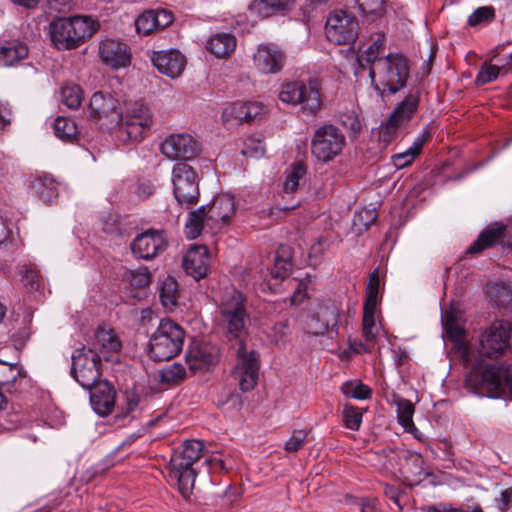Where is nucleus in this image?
I'll list each match as a JSON object with an SVG mask.
<instances>
[{
    "label": "nucleus",
    "mask_w": 512,
    "mask_h": 512,
    "mask_svg": "<svg viewBox=\"0 0 512 512\" xmlns=\"http://www.w3.org/2000/svg\"><path fill=\"white\" fill-rule=\"evenodd\" d=\"M291 266L290 261L277 256L275 258V265L271 270V275L274 278L284 279L289 274Z\"/></svg>",
    "instance_id": "nucleus-57"
},
{
    "label": "nucleus",
    "mask_w": 512,
    "mask_h": 512,
    "mask_svg": "<svg viewBox=\"0 0 512 512\" xmlns=\"http://www.w3.org/2000/svg\"><path fill=\"white\" fill-rule=\"evenodd\" d=\"M510 326L506 322H496L481 335L479 353L487 358H497L509 344Z\"/></svg>",
    "instance_id": "nucleus-19"
},
{
    "label": "nucleus",
    "mask_w": 512,
    "mask_h": 512,
    "mask_svg": "<svg viewBox=\"0 0 512 512\" xmlns=\"http://www.w3.org/2000/svg\"><path fill=\"white\" fill-rule=\"evenodd\" d=\"M236 47V38L229 33H218L210 37L207 49L218 58L229 56Z\"/></svg>",
    "instance_id": "nucleus-29"
},
{
    "label": "nucleus",
    "mask_w": 512,
    "mask_h": 512,
    "mask_svg": "<svg viewBox=\"0 0 512 512\" xmlns=\"http://www.w3.org/2000/svg\"><path fill=\"white\" fill-rule=\"evenodd\" d=\"M160 150L170 160H190L200 153L201 145L192 135L180 133L168 136Z\"/></svg>",
    "instance_id": "nucleus-18"
},
{
    "label": "nucleus",
    "mask_w": 512,
    "mask_h": 512,
    "mask_svg": "<svg viewBox=\"0 0 512 512\" xmlns=\"http://www.w3.org/2000/svg\"><path fill=\"white\" fill-rule=\"evenodd\" d=\"M23 285L30 290H35L40 287L41 276L39 272L33 268H27L22 276Z\"/></svg>",
    "instance_id": "nucleus-60"
},
{
    "label": "nucleus",
    "mask_w": 512,
    "mask_h": 512,
    "mask_svg": "<svg viewBox=\"0 0 512 512\" xmlns=\"http://www.w3.org/2000/svg\"><path fill=\"white\" fill-rule=\"evenodd\" d=\"M186 377V370L182 364L173 363L160 371V381L163 384L175 385Z\"/></svg>",
    "instance_id": "nucleus-43"
},
{
    "label": "nucleus",
    "mask_w": 512,
    "mask_h": 512,
    "mask_svg": "<svg viewBox=\"0 0 512 512\" xmlns=\"http://www.w3.org/2000/svg\"><path fill=\"white\" fill-rule=\"evenodd\" d=\"M135 27L138 34L148 35L157 29V17L154 10L142 13L135 20Z\"/></svg>",
    "instance_id": "nucleus-48"
},
{
    "label": "nucleus",
    "mask_w": 512,
    "mask_h": 512,
    "mask_svg": "<svg viewBox=\"0 0 512 512\" xmlns=\"http://www.w3.org/2000/svg\"><path fill=\"white\" fill-rule=\"evenodd\" d=\"M345 145L344 133L332 124H324L313 134L311 152L318 161L328 163L342 153Z\"/></svg>",
    "instance_id": "nucleus-10"
},
{
    "label": "nucleus",
    "mask_w": 512,
    "mask_h": 512,
    "mask_svg": "<svg viewBox=\"0 0 512 512\" xmlns=\"http://www.w3.org/2000/svg\"><path fill=\"white\" fill-rule=\"evenodd\" d=\"M421 89L415 88L400 101L386 121L379 128V139L385 144L392 142L400 128L408 125L417 115L420 107Z\"/></svg>",
    "instance_id": "nucleus-8"
},
{
    "label": "nucleus",
    "mask_w": 512,
    "mask_h": 512,
    "mask_svg": "<svg viewBox=\"0 0 512 512\" xmlns=\"http://www.w3.org/2000/svg\"><path fill=\"white\" fill-rule=\"evenodd\" d=\"M393 404L396 406L398 423L405 431L411 432L413 429H416L413 422L414 404L410 400L396 394L393 395Z\"/></svg>",
    "instance_id": "nucleus-30"
},
{
    "label": "nucleus",
    "mask_w": 512,
    "mask_h": 512,
    "mask_svg": "<svg viewBox=\"0 0 512 512\" xmlns=\"http://www.w3.org/2000/svg\"><path fill=\"white\" fill-rule=\"evenodd\" d=\"M89 117L101 127L116 125L120 120V104L110 93L95 92L89 102Z\"/></svg>",
    "instance_id": "nucleus-16"
},
{
    "label": "nucleus",
    "mask_w": 512,
    "mask_h": 512,
    "mask_svg": "<svg viewBox=\"0 0 512 512\" xmlns=\"http://www.w3.org/2000/svg\"><path fill=\"white\" fill-rule=\"evenodd\" d=\"M342 393L350 398L366 400L372 397V389L360 381H347L341 386Z\"/></svg>",
    "instance_id": "nucleus-40"
},
{
    "label": "nucleus",
    "mask_w": 512,
    "mask_h": 512,
    "mask_svg": "<svg viewBox=\"0 0 512 512\" xmlns=\"http://www.w3.org/2000/svg\"><path fill=\"white\" fill-rule=\"evenodd\" d=\"M129 283L135 287H145L149 285L151 276L147 268L129 271L127 274Z\"/></svg>",
    "instance_id": "nucleus-53"
},
{
    "label": "nucleus",
    "mask_w": 512,
    "mask_h": 512,
    "mask_svg": "<svg viewBox=\"0 0 512 512\" xmlns=\"http://www.w3.org/2000/svg\"><path fill=\"white\" fill-rule=\"evenodd\" d=\"M152 122L151 111L145 104L131 103L126 107L124 113L120 112V120L116 123L118 125L117 139L124 144L139 142L147 135Z\"/></svg>",
    "instance_id": "nucleus-7"
},
{
    "label": "nucleus",
    "mask_w": 512,
    "mask_h": 512,
    "mask_svg": "<svg viewBox=\"0 0 512 512\" xmlns=\"http://www.w3.org/2000/svg\"><path fill=\"white\" fill-rule=\"evenodd\" d=\"M61 101L70 109H77L82 102V89L76 84L66 85L61 89Z\"/></svg>",
    "instance_id": "nucleus-45"
},
{
    "label": "nucleus",
    "mask_w": 512,
    "mask_h": 512,
    "mask_svg": "<svg viewBox=\"0 0 512 512\" xmlns=\"http://www.w3.org/2000/svg\"><path fill=\"white\" fill-rule=\"evenodd\" d=\"M291 266L290 261L277 256L275 258V265L271 270V275L274 278L284 279L289 274Z\"/></svg>",
    "instance_id": "nucleus-58"
},
{
    "label": "nucleus",
    "mask_w": 512,
    "mask_h": 512,
    "mask_svg": "<svg viewBox=\"0 0 512 512\" xmlns=\"http://www.w3.org/2000/svg\"><path fill=\"white\" fill-rule=\"evenodd\" d=\"M377 306L363 307L362 332L366 342L374 343L378 328L375 322V312Z\"/></svg>",
    "instance_id": "nucleus-39"
},
{
    "label": "nucleus",
    "mask_w": 512,
    "mask_h": 512,
    "mask_svg": "<svg viewBox=\"0 0 512 512\" xmlns=\"http://www.w3.org/2000/svg\"><path fill=\"white\" fill-rule=\"evenodd\" d=\"M284 52L275 44H260L253 56L255 68L263 74H276L285 64Z\"/></svg>",
    "instance_id": "nucleus-21"
},
{
    "label": "nucleus",
    "mask_w": 512,
    "mask_h": 512,
    "mask_svg": "<svg viewBox=\"0 0 512 512\" xmlns=\"http://www.w3.org/2000/svg\"><path fill=\"white\" fill-rule=\"evenodd\" d=\"M20 376V369L17 365L8 364L0 361V388H7L13 386L17 378ZM6 399L2 392H0V411L6 405Z\"/></svg>",
    "instance_id": "nucleus-35"
},
{
    "label": "nucleus",
    "mask_w": 512,
    "mask_h": 512,
    "mask_svg": "<svg viewBox=\"0 0 512 512\" xmlns=\"http://www.w3.org/2000/svg\"><path fill=\"white\" fill-rule=\"evenodd\" d=\"M31 187L44 203L50 204L58 197V185L50 176L36 178Z\"/></svg>",
    "instance_id": "nucleus-32"
},
{
    "label": "nucleus",
    "mask_w": 512,
    "mask_h": 512,
    "mask_svg": "<svg viewBox=\"0 0 512 512\" xmlns=\"http://www.w3.org/2000/svg\"><path fill=\"white\" fill-rule=\"evenodd\" d=\"M363 413L351 404H345L342 411L344 426L352 431H358L362 424Z\"/></svg>",
    "instance_id": "nucleus-44"
},
{
    "label": "nucleus",
    "mask_w": 512,
    "mask_h": 512,
    "mask_svg": "<svg viewBox=\"0 0 512 512\" xmlns=\"http://www.w3.org/2000/svg\"><path fill=\"white\" fill-rule=\"evenodd\" d=\"M500 243L503 247L512 249V228L495 222L488 225L469 246L467 253L477 254Z\"/></svg>",
    "instance_id": "nucleus-20"
},
{
    "label": "nucleus",
    "mask_w": 512,
    "mask_h": 512,
    "mask_svg": "<svg viewBox=\"0 0 512 512\" xmlns=\"http://www.w3.org/2000/svg\"><path fill=\"white\" fill-rule=\"evenodd\" d=\"M359 512H381L378 501L372 498H361L356 503Z\"/></svg>",
    "instance_id": "nucleus-63"
},
{
    "label": "nucleus",
    "mask_w": 512,
    "mask_h": 512,
    "mask_svg": "<svg viewBox=\"0 0 512 512\" xmlns=\"http://www.w3.org/2000/svg\"><path fill=\"white\" fill-rule=\"evenodd\" d=\"M245 107L247 113V123L252 122L264 112V106L260 102L248 101L245 102Z\"/></svg>",
    "instance_id": "nucleus-62"
},
{
    "label": "nucleus",
    "mask_w": 512,
    "mask_h": 512,
    "mask_svg": "<svg viewBox=\"0 0 512 512\" xmlns=\"http://www.w3.org/2000/svg\"><path fill=\"white\" fill-rule=\"evenodd\" d=\"M207 220L218 225L229 223L230 218L235 213V201L229 194H221L216 196L206 209Z\"/></svg>",
    "instance_id": "nucleus-25"
},
{
    "label": "nucleus",
    "mask_w": 512,
    "mask_h": 512,
    "mask_svg": "<svg viewBox=\"0 0 512 512\" xmlns=\"http://www.w3.org/2000/svg\"><path fill=\"white\" fill-rule=\"evenodd\" d=\"M236 356L237 362L233 369L234 378L243 392L251 391L256 386L259 377V354L255 350H248L245 343H240Z\"/></svg>",
    "instance_id": "nucleus-15"
},
{
    "label": "nucleus",
    "mask_w": 512,
    "mask_h": 512,
    "mask_svg": "<svg viewBox=\"0 0 512 512\" xmlns=\"http://www.w3.org/2000/svg\"><path fill=\"white\" fill-rule=\"evenodd\" d=\"M205 445L201 440L190 439L175 450L169 462L170 477L177 482L184 498H189L194 488L197 471L194 468L203 455Z\"/></svg>",
    "instance_id": "nucleus-4"
},
{
    "label": "nucleus",
    "mask_w": 512,
    "mask_h": 512,
    "mask_svg": "<svg viewBox=\"0 0 512 512\" xmlns=\"http://www.w3.org/2000/svg\"><path fill=\"white\" fill-rule=\"evenodd\" d=\"M246 299L234 286L225 287L220 296V313L223 328L230 340L244 343L247 336L246 324L249 316L245 306Z\"/></svg>",
    "instance_id": "nucleus-5"
},
{
    "label": "nucleus",
    "mask_w": 512,
    "mask_h": 512,
    "mask_svg": "<svg viewBox=\"0 0 512 512\" xmlns=\"http://www.w3.org/2000/svg\"><path fill=\"white\" fill-rule=\"evenodd\" d=\"M369 77L381 98L386 93L394 95L406 86L409 78L408 60L402 54L390 53L369 67Z\"/></svg>",
    "instance_id": "nucleus-3"
},
{
    "label": "nucleus",
    "mask_w": 512,
    "mask_h": 512,
    "mask_svg": "<svg viewBox=\"0 0 512 512\" xmlns=\"http://www.w3.org/2000/svg\"><path fill=\"white\" fill-rule=\"evenodd\" d=\"M307 435L308 434L305 430H295L291 437L286 441L284 449L287 452H297L305 444Z\"/></svg>",
    "instance_id": "nucleus-52"
},
{
    "label": "nucleus",
    "mask_w": 512,
    "mask_h": 512,
    "mask_svg": "<svg viewBox=\"0 0 512 512\" xmlns=\"http://www.w3.org/2000/svg\"><path fill=\"white\" fill-rule=\"evenodd\" d=\"M494 60H487L481 64L477 76L475 78L476 86H483L485 84L495 81L505 68V64L493 63Z\"/></svg>",
    "instance_id": "nucleus-37"
},
{
    "label": "nucleus",
    "mask_w": 512,
    "mask_h": 512,
    "mask_svg": "<svg viewBox=\"0 0 512 512\" xmlns=\"http://www.w3.org/2000/svg\"><path fill=\"white\" fill-rule=\"evenodd\" d=\"M431 138V130L429 126H426L422 132L415 138L412 145L409 147L412 149L417 155L422 151L423 146L426 142H428Z\"/></svg>",
    "instance_id": "nucleus-61"
},
{
    "label": "nucleus",
    "mask_w": 512,
    "mask_h": 512,
    "mask_svg": "<svg viewBox=\"0 0 512 512\" xmlns=\"http://www.w3.org/2000/svg\"><path fill=\"white\" fill-rule=\"evenodd\" d=\"M417 156L412 149L407 148L404 152L393 155L392 162L397 169H402L412 164Z\"/></svg>",
    "instance_id": "nucleus-55"
},
{
    "label": "nucleus",
    "mask_w": 512,
    "mask_h": 512,
    "mask_svg": "<svg viewBox=\"0 0 512 512\" xmlns=\"http://www.w3.org/2000/svg\"><path fill=\"white\" fill-rule=\"evenodd\" d=\"M380 289V274L379 270L375 269L369 275V280L366 287V297L364 305L366 306H377L378 295Z\"/></svg>",
    "instance_id": "nucleus-47"
},
{
    "label": "nucleus",
    "mask_w": 512,
    "mask_h": 512,
    "mask_svg": "<svg viewBox=\"0 0 512 512\" xmlns=\"http://www.w3.org/2000/svg\"><path fill=\"white\" fill-rule=\"evenodd\" d=\"M71 374L73 378L85 389H91L100 382V363L107 360L105 355L96 353L93 349L82 346L72 353Z\"/></svg>",
    "instance_id": "nucleus-12"
},
{
    "label": "nucleus",
    "mask_w": 512,
    "mask_h": 512,
    "mask_svg": "<svg viewBox=\"0 0 512 512\" xmlns=\"http://www.w3.org/2000/svg\"><path fill=\"white\" fill-rule=\"evenodd\" d=\"M325 33L327 39L337 45L352 44L359 34L358 20L345 11H335L326 21Z\"/></svg>",
    "instance_id": "nucleus-14"
},
{
    "label": "nucleus",
    "mask_w": 512,
    "mask_h": 512,
    "mask_svg": "<svg viewBox=\"0 0 512 512\" xmlns=\"http://www.w3.org/2000/svg\"><path fill=\"white\" fill-rule=\"evenodd\" d=\"M29 55V48L26 43L20 40H11L0 46V66L13 67L26 59Z\"/></svg>",
    "instance_id": "nucleus-28"
},
{
    "label": "nucleus",
    "mask_w": 512,
    "mask_h": 512,
    "mask_svg": "<svg viewBox=\"0 0 512 512\" xmlns=\"http://www.w3.org/2000/svg\"><path fill=\"white\" fill-rule=\"evenodd\" d=\"M385 44V35L376 33L372 36V43L357 57V61L361 67L365 65L374 66L375 62L380 60V53Z\"/></svg>",
    "instance_id": "nucleus-33"
},
{
    "label": "nucleus",
    "mask_w": 512,
    "mask_h": 512,
    "mask_svg": "<svg viewBox=\"0 0 512 512\" xmlns=\"http://www.w3.org/2000/svg\"><path fill=\"white\" fill-rule=\"evenodd\" d=\"M291 266L290 261L277 256L275 258V265L271 270V275L274 278L284 279L289 274Z\"/></svg>",
    "instance_id": "nucleus-59"
},
{
    "label": "nucleus",
    "mask_w": 512,
    "mask_h": 512,
    "mask_svg": "<svg viewBox=\"0 0 512 512\" xmlns=\"http://www.w3.org/2000/svg\"><path fill=\"white\" fill-rule=\"evenodd\" d=\"M265 153V147L263 142L256 137H248L244 141V147L242 149V154L247 157L259 158L262 157Z\"/></svg>",
    "instance_id": "nucleus-50"
},
{
    "label": "nucleus",
    "mask_w": 512,
    "mask_h": 512,
    "mask_svg": "<svg viewBox=\"0 0 512 512\" xmlns=\"http://www.w3.org/2000/svg\"><path fill=\"white\" fill-rule=\"evenodd\" d=\"M167 246V235L163 230L148 229L133 239L130 249L136 258L148 261L164 252Z\"/></svg>",
    "instance_id": "nucleus-17"
},
{
    "label": "nucleus",
    "mask_w": 512,
    "mask_h": 512,
    "mask_svg": "<svg viewBox=\"0 0 512 512\" xmlns=\"http://www.w3.org/2000/svg\"><path fill=\"white\" fill-rule=\"evenodd\" d=\"M151 60L160 73L172 79L179 77L186 66L185 56L173 49L154 52Z\"/></svg>",
    "instance_id": "nucleus-24"
},
{
    "label": "nucleus",
    "mask_w": 512,
    "mask_h": 512,
    "mask_svg": "<svg viewBox=\"0 0 512 512\" xmlns=\"http://www.w3.org/2000/svg\"><path fill=\"white\" fill-rule=\"evenodd\" d=\"M121 348V342L112 330L99 328L95 332V340L90 349L100 354L104 352H118Z\"/></svg>",
    "instance_id": "nucleus-31"
},
{
    "label": "nucleus",
    "mask_w": 512,
    "mask_h": 512,
    "mask_svg": "<svg viewBox=\"0 0 512 512\" xmlns=\"http://www.w3.org/2000/svg\"><path fill=\"white\" fill-rule=\"evenodd\" d=\"M465 385L479 396L512 399V365L477 363L466 376Z\"/></svg>",
    "instance_id": "nucleus-1"
},
{
    "label": "nucleus",
    "mask_w": 512,
    "mask_h": 512,
    "mask_svg": "<svg viewBox=\"0 0 512 512\" xmlns=\"http://www.w3.org/2000/svg\"><path fill=\"white\" fill-rule=\"evenodd\" d=\"M90 390V402L94 411L102 416L109 414L115 404V390L108 382H98Z\"/></svg>",
    "instance_id": "nucleus-27"
},
{
    "label": "nucleus",
    "mask_w": 512,
    "mask_h": 512,
    "mask_svg": "<svg viewBox=\"0 0 512 512\" xmlns=\"http://www.w3.org/2000/svg\"><path fill=\"white\" fill-rule=\"evenodd\" d=\"M495 19V9L492 6H481L474 10L467 19V24L471 27L486 25Z\"/></svg>",
    "instance_id": "nucleus-46"
},
{
    "label": "nucleus",
    "mask_w": 512,
    "mask_h": 512,
    "mask_svg": "<svg viewBox=\"0 0 512 512\" xmlns=\"http://www.w3.org/2000/svg\"><path fill=\"white\" fill-rule=\"evenodd\" d=\"M359 9L365 15H381L385 0H357Z\"/></svg>",
    "instance_id": "nucleus-51"
},
{
    "label": "nucleus",
    "mask_w": 512,
    "mask_h": 512,
    "mask_svg": "<svg viewBox=\"0 0 512 512\" xmlns=\"http://www.w3.org/2000/svg\"><path fill=\"white\" fill-rule=\"evenodd\" d=\"M183 328L171 319H162L149 339L147 352L156 362L168 361L177 356L184 345Z\"/></svg>",
    "instance_id": "nucleus-6"
},
{
    "label": "nucleus",
    "mask_w": 512,
    "mask_h": 512,
    "mask_svg": "<svg viewBox=\"0 0 512 512\" xmlns=\"http://www.w3.org/2000/svg\"><path fill=\"white\" fill-rule=\"evenodd\" d=\"M305 174L306 168L304 164L299 162L293 164L283 185L284 192L287 194L294 193L298 189L300 181L304 178Z\"/></svg>",
    "instance_id": "nucleus-42"
},
{
    "label": "nucleus",
    "mask_w": 512,
    "mask_h": 512,
    "mask_svg": "<svg viewBox=\"0 0 512 512\" xmlns=\"http://www.w3.org/2000/svg\"><path fill=\"white\" fill-rule=\"evenodd\" d=\"M215 361L214 349L206 344L190 346L185 355V362L192 373L208 370Z\"/></svg>",
    "instance_id": "nucleus-26"
},
{
    "label": "nucleus",
    "mask_w": 512,
    "mask_h": 512,
    "mask_svg": "<svg viewBox=\"0 0 512 512\" xmlns=\"http://www.w3.org/2000/svg\"><path fill=\"white\" fill-rule=\"evenodd\" d=\"M173 194L178 204L190 209L198 203L199 181L193 167L185 162H178L172 169Z\"/></svg>",
    "instance_id": "nucleus-11"
},
{
    "label": "nucleus",
    "mask_w": 512,
    "mask_h": 512,
    "mask_svg": "<svg viewBox=\"0 0 512 512\" xmlns=\"http://www.w3.org/2000/svg\"><path fill=\"white\" fill-rule=\"evenodd\" d=\"M339 319L338 306L319 303L300 315L299 324L305 333L313 336H323L326 333L338 335Z\"/></svg>",
    "instance_id": "nucleus-9"
},
{
    "label": "nucleus",
    "mask_w": 512,
    "mask_h": 512,
    "mask_svg": "<svg viewBox=\"0 0 512 512\" xmlns=\"http://www.w3.org/2000/svg\"><path fill=\"white\" fill-rule=\"evenodd\" d=\"M185 272L195 280L204 278L209 270L210 257L206 246L192 245L183 257Z\"/></svg>",
    "instance_id": "nucleus-23"
},
{
    "label": "nucleus",
    "mask_w": 512,
    "mask_h": 512,
    "mask_svg": "<svg viewBox=\"0 0 512 512\" xmlns=\"http://www.w3.org/2000/svg\"><path fill=\"white\" fill-rule=\"evenodd\" d=\"M53 126L55 135L62 141L72 142L78 134L77 125L70 118L59 116Z\"/></svg>",
    "instance_id": "nucleus-38"
},
{
    "label": "nucleus",
    "mask_w": 512,
    "mask_h": 512,
    "mask_svg": "<svg viewBox=\"0 0 512 512\" xmlns=\"http://www.w3.org/2000/svg\"><path fill=\"white\" fill-rule=\"evenodd\" d=\"M499 509L503 512L507 511L512 506V487H509L501 492L500 497L496 499Z\"/></svg>",
    "instance_id": "nucleus-64"
},
{
    "label": "nucleus",
    "mask_w": 512,
    "mask_h": 512,
    "mask_svg": "<svg viewBox=\"0 0 512 512\" xmlns=\"http://www.w3.org/2000/svg\"><path fill=\"white\" fill-rule=\"evenodd\" d=\"M100 28L91 16L75 15L54 19L49 26L51 41L58 50H72L81 46Z\"/></svg>",
    "instance_id": "nucleus-2"
},
{
    "label": "nucleus",
    "mask_w": 512,
    "mask_h": 512,
    "mask_svg": "<svg viewBox=\"0 0 512 512\" xmlns=\"http://www.w3.org/2000/svg\"><path fill=\"white\" fill-rule=\"evenodd\" d=\"M279 99L287 104L301 105L304 113L316 115L321 109V97L315 83L289 82L282 86Z\"/></svg>",
    "instance_id": "nucleus-13"
},
{
    "label": "nucleus",
    "mask_w": 512,
    "mask_h": 512,
    "mask_svg": "<svg viewBox=\"0 0 512 512\" xmlns=\"http://www.w3.org/2000/svg\"><path fill=\"white\" fill-rule=\"evenodd\" d=\"M342 125L350 131V137L355 138L361 131L362 125L355 113L344 114L341 117Z\"/></svg>",
    "instance_id": "nucleus-54"
},
{
    "label": "nucleus",
    "mask_w": 512,
    "mask_h": 512,
    "mask_svg": "<svg viewBox=\"0 0 512 512\" xmlns=\"http://www.w3.org/2000/svg\"><path fill=\"white\" fill-rule=\"evenodd\" d=\"M223 119L225 121L234 119L238 122H247L245 102L238 101L227 106L223 111Z\"/></svg>",
    "instance_id": "nucleus-49"
},
{
    "label": "nucleus",
    "mask_w": 512,
    "mask_h": 512,
    "mask_svg": "<svg viewBox=\"0 0 512 512\" xmlns=\"http://www.w3.org/2000/svg\"><path fill=\"white\" fill-rule=\"evenodd\" d=\"M293 1L294 0H255L251 5V9H257L260 4H263L273 11H283L287 9Z\"/></svg>",
    "instance_id": "nucleus-56"
},
{
    "label": "nucleus",
    "mask_w": 512,
    "mask_h": 512,
    "mask_svg": "<svg viewBox=\"0 0 512 512\" xmlns=\"http://www.w3.org/2000/svg\"><path fill=\"white\" fill-rule=\"evenodd\" d=\"M209 223L207 220L206 207L201 206L197 210L189 213L188 219L185 224V234L190 239L197 238L204 227V223Z\"/></svg>",
    "instance_id": "nucleus-34"
},
{
    "label": "nucleus",
    "mask_w": 512,
    "mask_h": 512,
    "mask_svg": "<svg viewBox=\"0 0 512 512\" xmlns=\"http://www.w3.org/2000/svg\"><path fill=\"white\" fill-rule=\"evenodd\" d=\"M488 293L497 306H508L512 303V288L504 283L488 287Z\"/></svg>",
    "instance_id": "nucleus-41"
},
{
    "label": "nucleus",
    "mask_w": 512,
    "mask_h": 512,
    "mask_svg": "<svg viewBox=\"0 0 512 512\" xmlns=\"http://www.w3.org/2000/svg\"><path fill=\"white\" fill-rule=\"evenodd\" d=\"M179 290L177 281L167 276L161 283L159 298L165 308L172 309L178 303Z\"/></svg>",
    "instance_id": "nucleus-36"
},
{
    "label": "nucleus",
    "mask_w": 512,
    "mask_h": 512,
    "mask_svg": "<svg viewBox=\"0 0 512 512\" xmlns=\"http://www.w3.org/2000/svg\"><path fill=\"white\" fill-rule=\"evenodd\" d=\"M98 53L102 62L112 69L127 67L131 62L128 46L119 40H102L99 43Z\"/></svg>",
    "instance_id": "nucleus-22"
}]
</instances>
